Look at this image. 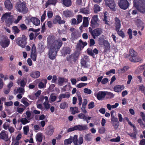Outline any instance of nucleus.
<instances>
[{"label":"nucleus","instance_id":"34","mask_svg":"<svg viewBox=\"0 0 145 145\" xmlns=\"http://www.w3.org/2000/svg\"><path fill=\"white\" fill-rule=\"evenodd\" d=\"M80 11L81 13L84 14H88L89 13V10L88 7H86L84 8L80 9Z\"/></svg>","mask_w":145,"mask_h":145},{"label":"nucleus","instance_id":"33","mask_svg":"<svg viewBox=\"0 0 145 145\" xmlns=\"http://www.w3.org/2000/svg\"><path fill=\"white\" fill-rule=\"evenodd\" d=\"M11 13L10 12H6L3 14L1 18V19L2 20H5L8 18L9 17H11L10 15Z\"/></svg>","mask_w":145,"mask_h":145},{"label":"nucleus","instance_id":"6","mask_svg":"<svg viewBox=\"0 0 145 145\" xmlns=\"http://www.w3.org/2000/svg\"><path fill=\"white\" fill-rule=\"evenodd\" d=\"M99 22L98 16L97 15L93 16L91 19L90 22V26L91 28H97L99 25Z\"/></svg>","mask_w":145,"mask_h":145},{"label":"nucleus","instance_id":"13","mask_svg":"<svg viewBox=\"0 0 145 145\" xmlns=\"http://www.w3.org/2000/svg\"><path fill=\"white\" fill-rule=\"evenodd\" d=\"M78 58V56L76 54L74 53L69 56H67L66 60L70 63H72V61L75 62Z\"/></svg>","mask_w":145,"mask_h":145},{"label":"nucleus","instance_id":"22","mask_svg":"<svg viewBox=\"0 0 145 145\" xmlns=\"http://www.w3.org/2000/svg\"><path fill=\"white\" fill-rule=\"evenodd\" d=\"M54 132V129L50 126H48L45 131V134L49 136H51Z\"/></svg>","mask_w":145,"mask_h":145},{"label":"nucleus","instance_id":"38","mask_svg":"<svg viewBox=\"0 0 145 145\" xmlns=\"http://www.w3.org/2000/svg\"><path fill=\"white\" fill-rule=\"evenodd\" d=\"M88 18L87 17H84L83 22V26L84 27H86L88 26Z\"/></svg>","mask_w":145,"mask_h":145},{"label":"nucleus","instance_id":"44","mask_svg":"<svg viewBox=\"0 0 145 145\" xmlns=\"http://www.w3.org/2000/svg\"><path fill=\"white\" fill-rule=\"evenodd\" d=\"M20 121L23 125H25L29 122L30 121L26 118H22L20 120Z\"/></svg>","mask_w":145,"mask_h":145},{"label":"nucleus","instance_id":"30","mask_svg":"<svg viewBox=\"0 0 145 145\" xmlns=\"http://www.w3.org/2000/svg\"><path fill=\"white\" fill-rule=\"evenodd\" d=\"M62 4L66 7L70 6L72 4L71 0H61Z\"/></svg>","mask_w":145,"mask_h":145},{"label":"nucleus","instance_id":"9","mask_svg":"<svg viewBox=\"0 0 145 145\" xmlns=\"http://www.w3.org/2000/svg\"><path fill=\"white\" fill-rule=\"evenodd\" d=\"M104 1L106 5L107 6L112 10L115 11L116 10L115 8L116 4L114 0H104Z\"/></svg>","mask_w":145,"mask_h":145},{"label":"nucleus","instance_id":"39","mask_svg":"<svg viewBox=\"0 0 145 145\" xmlns=\"http://www.w3.org/2000/svg\"><path fill=\"white\" fill-rule=\"evenodd\" d=\"M72 139L73 140V143L74 145H78V135H75L73 137L72 136Z\"/></svg>","mask_w":145,"mask_h":145},{"label":"nucleus","instance_id":"37","mask_svg":"<svg viewBox=\"0 0 145 145\" xmlns=\"http://www.w3.org/2000/svg\"><path fill=\"white\" fill-rule=\"evenodd\" d=\"M78 118L80 119H83L84 120H86L87 123L88 122V121L87 120V117L84 114L82 113L78 114Z\"/></svg>","mask_w":145,"mask_h":145},{"label":"nucleus","instance_id":"43","mask_svg":"<svg viewBox=\"0 0 145 145\" xmlns=\"http://www.w3.org/2000/svg\"><path fill=\"white\" fill-rule=\"evenodd\" d=\"M73 140L72 139V136H70V138L68 139H65L64 141V144L65 145H67L71 144Z\"/></svg>","mask_w":145,"mask_h":145},{"label":"nucleus","instance_id":"64","mask_svg":"<svg viewBox=\"0 0 145 145\" xmlns=\"http://www.w3.org/2000/svg\"><path fill=\"white\" fill-rule=\"evenodd\" d=\"M53 15V12L52 11H49L47 12V16L48 18H51Z\"/></svg>","mask_w":145,"mask_h":145},{"label":"nucleus","instance_id":"10","mask_svg":"<svg viewBox=\"0 0 145 145\" xmlns=\"http://www.w3.org/2000/svg\"><path fill=\"white\" fill-rule=\"evenodd\" d=\"M129 54L131 56L129 58L130 61L133 62L138 61V60L137 58V53L133 49H130V50Z\"/></svg>","mask_w":145,"mask_h":145},{"label":"nucleus","instance_id":"18","mask_svg":"<svg viewBox=\"0 0 145 145\" xmlns=\"http://www.w3.org/2000/svg\"><path fill=\"white\" fill-rule=\"evenodd\" d=\"M95 95L98 100H101L102 98L105 97L106 95V93L105 91H100Z\"/></svg>","mask_w":145,"mask_h":145},{"label":"nucleus","instance_id":"8","mask_svg":"<svg viewBox=\"0 0 145 145\" xmlns=\"http://www.w3.org/2000/svg\"><path fill=\"white\" fill-rule=\"evenodd\" d=\"M118 5L120 8L125 10L129 6V3L128 0H119Z\"/></svg>","mask_w":145,"mask_h":145},{"label":"nucleus","instance_id":"56","mask_svg":"<svg viewBox=\"0 0 145 145\" xmlns=\"http://www.w3.org/2000/svg\"><path fill=\"white\" fill-rule=\"evenodd\" d=\"M83 142V139L82 135H81L78 138V144L81 145L82 144Z\"/></svg>","mask_w":145,"mask_h":145},{"label":"nucleus","instance_id":"35","mask_svg":"<svg viewBox=\"0 0 145 145\" xmlns=\"http://www.w3.org/2000/svg\"><path fill=\"white\" fill-rule=\"evenodd\" d=\"M70 110L72 112V114L73 115L75 114L76 113H79L80 111L78 110V108L77 107H71Z\"/></svg>","mask_w":145,"mask_h":145},{"label":"nucleus","instance_id":"11","mask_svg":"<svg viewBox=\"0 0 145 145\" xmlns=\"http://www.w3.org/2000/svg\"><path fill=\"white\" fill-rule=\"evenodd\" d=\"M88 57L86 55L84 56V57L82 58L81 59L80 63L81 66L84 68H87L88 65L87 63L89 61V59L88 58Z\"/></svg>","mask_w":145,"mask_h":145},{"label":"nucleus","instance_id":"59","mask_svg":"<svg viewBox=\"0 0 145 145\" xmlns=\"http://www.w3.org/2000/svg\"><path fill=\"white\" fill-rule=\"evenodd\" d=\"M106 95L108 96V98H109V99L112 98L114 97V95L112 93L109 92H107L106 93Z\"/></svg>","mask_w":145,"mask_h":145},{"label":"nucleus","instance_id":"32","mask_svg":"<svg viewBox=\"0 0 145 145\" xmlns=\"http://www.w3.org/2000/svg\"><path fill=\"white\" fill-rule=\"evenodd\" d=\"M35 138L37 141L40 142H42L43 138L42 134L38 133L36 135Z\"/></svg>","mask_w":145,"mask_h":145},{"label":"nucleus","instance_id":"14","mask_svg":"<svg viewBox=\"0 0 145 145\" xmlns=\"http://www.w3.org/2000/svg\"><path fill=\"white\" fill-rule=\"evenodd\" d=\"M53 22L54 24H56L58 23L59 24H64L65 22V20H61L60 16L58 15L55 16V18L53 20Z\"/></svg>","mask_w":145,"mask_h":145},{"label":"nucleus","instance_id":"36","mask_svg":"<svg viewBox=\"0 0 145 145\" xmlns=\"http://www.w3.org/2000/svg\"><path fill=\"white\" fill-rule=\"evenodd\" d=\"M57 2V0H48L46 3V5L47 7L50 5H55Z\"/></svg>","mask_w":145,"mask_h":145},{"label":"nucleus","instance_id":"27","mask_svg":"<svg viewBox=\"0 0 145 145\" xmlns=\"http://www.w3.org/2000/svg\"><path fill=\"white\" fill-rule=\"evenodd\" d=\"M71 36L73 39L75 40L80 36V34L78 31H76L72 32Z\"/></svg>","mask_w":145,"mask_h":145},{"label":"nucleus","instance_id":"12","mask_svg":"<svg viewBox=\"0 0 145 145\" xmlns=\"http://www.w3.org/2000/svg\"><path fill=\"white\" fill-rule=\"evenodd\" d=\"M0 139L7 142L10 140V138L8 137V134L6 133V131L2 130L0 133Z\"/></svg>","mask_w":145,"mask_h":145},{"label":"nucleus","instance_id":"55","mask_svg":"<svg viewBox=\"0 0 145 145\" xmlns=\"http://www.w3.org/2000/svg\"><path fill=\"white\" fill-rule=\"evenodd\" d=\"M45 84H44L43 82H39L38 84V87L40 89H42L46 87V84L47 82H45Z\"/></svg>","mask_w":145,"mask_h":145},{"label":"nucleus","instance_id":"42","mask_svg":"<svg viewBox=\"0 0 145 145\" xmlns=\"http://www.w3.org/2000/svg\"><path fill=\"white\" fill-rule=\"evenodd\" d=\"M136 25L137 26L139 27L141 26H142L143 25H144V24L140 19H137L136 21Z\"/></svg>","mask_w":145,"mask_h":145},{"label":"nucleus","instance_id":"7","mask_svg":"<svg viewBox=\"0 0 145 145\" xmlns=\"http://www.w3.org/2000/svg\"><path fill=\"white\" fill-rule=\"evenodd\" d=\"M10 44V40L6 36H2L0 41V45L3 48H5L7 47Z\"/></svg>","mask_w":145,"mask_h":145},{"label":"nucleus","instance_id":"41","mask_svg":"<svg viewBox=\"0 0 145 145\" xmlns=\"http://www.w3.org/2000/svg\"><path fill=\"white\" fill-rule=\"evenodd\" d=\"M12 30L13 31L12 32L15 35L18 33L20 31L17 26H14L12 27Z\"/></svg>","mask_w":145,"mask_h":145},{"label":"nucleus","instance_id":"24","mask_svg":"<svg viewBox=\"0 0 145 145\" xmlns=\"http://www.w3.org/2000/svg\"><path fill=\"white\" fill-rule=\"evenodd\" d=\"M4 4L5 7L9 10H11L13 7V5L10 0H6Z\"/></svg>","mask_w":145,"mask_h":145},{"label":"nucleus","instance_id":"52","mask_svg":"<svg viewBox=\"0 0 145 145\" xmlns=\"http://www.w3.org/2000/svg\"><path fill=\"white\" fill-rule=\"evenodd\" d=\"M85 139L87 142L90 141L91 140V137L90 134H87L85 135L84 137Z\"/></svg>","mask_w":145,"mask_h":145},{"label":"nucleus","instance_id":"49","mask_svg":"<svg viewBox=\"0 0 145 145\" xmlns=\"http://www.w3.org/2000/svg\"><path fill=\"white\" fill-rule=\"evenodd\" d=\"M137 122L142 128H145V124L143 123L141 119H138L137 120Z\"/></svg>","mask_w":145,"mask_h":145},{"label":"nucleus","instance_id":"63","mask_svg":"<svg viewBox=\"0 0 145 145\" xmlns=\"http://www.w3.org/2000/svg\"><path fill=\"white\" fill-rule=\"evenodd\" d=\"M98 42L100 44L102 45L104 44L105 40L103 38L100 37L99 38Z\"/></svg>","mask_w":145,"mask_h":145},{"label":"nucleus","instance_id":"21","mask_svg":"<svg viewBox=\"0 0 145 145\" xmlns=\"http://www.w3.org/2000/svg\"><path fill=\"white\" fill-rule=\"evenodd\" d=\"M63 13L64 16L66 18L71 17L73 16L72 12L68 9L63 11Z\"/></svg>","mask_w":145,"mask_h":145},{"label":"nucleus","instance_id":"40","mask_svg":"<svg viewBox=\"0 0 145 145\" xmlns=\"http://www.w3.org/2000/svg\"><path fill=\"white\" fill-rule=\"evenodd\" d=\"M28 100L27 98L23 97L22 99L21 102L25 105V107H27L29 105V103L27 102Z\"/></svg>","mask_w":145,"mask_h":145},{"label":"nucleus","instance_id":"16","mask_svg":"<svg viewBox=\"0 0 145 145\" xmlns=\"http://www.w3.org/2000/svg\"><path fill=\"white\" fill-rule=\"evenodd\" d=\"M71 49L68 46L64 47L61 50V53L62 56H65L67 54L70 53Z\"/></svg>","mask_w":145,"mask_h":145},{"label":"nucleus","instance_id":"54","mask_svg":"<svg viewBox=\"0 0 145 145\" xmlns=\"http://www.w3.org/2000/svg\"><path fill=\"white\" fill-rule=\"evenodd\" d=\"M77 24H79L82 22V16L81 15L79 14L77 16Z\"/></svg>","mask_w":145,"mask_h":145},{"label":"nucleus","instance_id":"46","mask_svg":"<svg viewBox=\"0 0 145 145\" xmlns=\"http://www.w3.org/2000/svg\"><path fill=\"white\" fill-rule=\"evenodd\" d=\"M31 57L34 61H36L37 60V53H31Z\"/></svg>","mask_w":145,"mask_h":145},{"label":"nucleus","instance_id":"25","mask_svg":"<svg viewBox=\"0 0 145 145\" xmlns=\"http://www.w3.org/2000/svg\"><path fill=\"white\" fill-rule=\"evenodd\" d=\"M14 20L13 18L12 17H10L6 19L5 20L6 25L9 27L10 25L12 24Z\"/></svg>","mask_w":145,"mask_h":145},{"label":"nucleus","instance_id":"17","mask_svg":"<svg viewBox=\"0 0 145 145\" xmlns=\"http://www.w3.org/2000/svg\"><path fill=\"white\" fill-rule=\"evenodd\" d=\"M111 123L112 125L115 129H117L119 125V122L118 121V118L116 117H113V118H111Z\"/></svg>","mask_w":145,"mask_h":145},{"label":"nucleus","instance_id":"15","mask_svg":"<svg viewBox=\"0 0 145 145\" xmlns=\"http://www.w3.org/2000/svg\"><path fill=\"white\" fill-rule=\"evenodd\" d=\"M87 52L88 55L93 57V58H94L95 57L94 54L97 55L99 53L98 50L96 48H94L92 51L91 49L89 48L87 49Z\"/></svg>","mask_w":145,"mask_h":145},{"label":"nucleus","instance_id":"60","mask_svg":"<svg viewBox=\"0 0 145 145\" xmlns=\"http://www.w3.org/2000/svg\"><path fill=\"white\" fill-rule=\"evenodd\" d=\"M132 31L131 28H129L127 31V33L129 36V37L130 39H131L132 38Z\"/></svg>","mask_w":145,"mask_h":145},{"label":"nucleus","instance_id":"48","mask_svg":"<svg viewBox=\"0 0 145 145\" xmlns=\"http://www.w3.org/2000/svg\"><path fill=\"white\" fill-rule=\"evenodd\" d=\"M94 10L95 13L100 11V8L99 6L97 4H95L94 5Z\"/></svg>","mask_w":145,"mask_h":145},{"label":"nucleus","instance_id":"28","mask_svg":"<svg viewBox=\"0 0 145 145\" xmlns=\"http://www.w3.org/2000/svg\"><path fill=\"white\" fill-rule=\"evenodd\" d=\"M144 0H139V1L136 0L133 1V5L134 6L138 9V8L140 6L142 2H143Z\"/></svg>","mask_w":145,"mask_h":145},{"label":"nucleus","instance_id":"31","mask_svg":"<svg viewBox=\"0 0 145 145\" xmlns=\"http://www.w3.org/2000/svg\"><path fill=\"white\" fill-rule=\"evenodd\" d=\"M40 75V72L38 71L33 72L31 74V76L34 78H36L39 77Z\"/></svg>","mask_w":145,"mask_h":145},{"label":"nucleus","instance_id":"5","mask_svg":"<svg viewBox=\"0 0 145 145\" xmlns=\"http://www.w3.org/2000/svg\"><path fill=\"white\" fill-rule=\"evenodd\" d=\"M88 128L86 125H75L73 127L69 128L67 130L68 132H71L75 130L80 131H84L88 129Z\"/></svg>","mask_w":145,"mask_h":145},{"label":"nucleus","instance_id":"3","mask_svg":"<svg viewBox=\"0 0 145 145\" xmlns=\"http://www.w3.org/2000/svg\"><path fill=\"white\" fill-rule=\"evenodd\" d=\"M89 32L94 39L96 38L103 33V29L101 28H98L94 29L93 30L91 27L89 28Z\"/></svg>","mask_w":145,"mask_h":145},{"label":"nucleus","instance_id":"50","mask_svg":"<svg viewBox=\"0 0 145 145\" xmlns=\"http://www.w3.org/2000/svg\"><path fill=\"white\" fill-rule=\"evenodd\" d=\"M120 29H118V31H116L117 32L118 34L122 38H123L125 37L124 33L122 31V29L120 31Z\"/></svg>","mask_w":145,"mask_h":145},{"label":"nucleus","instance_id":"45","mask_svg":"<svg viewBox=\"0 0 145 145\" xmlns=\"http://www.w3.org/2000/svg\"><path fill=\"white\" fill-rule=\"evenodd\" d=\"M129 68L128 66H124L122 69H121L118 71L119 72L121 73H123L128 69Z\"/></svg>","mask_w":145,"mask_h":145},{"label":"nucleus","instance_id":"57","mask_svg":"<svg viewBox=\"0 0 145 145\" xmlns=\"http://www.w3.org/2000/svg\"><path fill=\"white\" fill-rule=\"evenodd\" d=\"M105 129L103 126L100 127L99 130V132L100 134H103L105 131Z\"/></svg>","mask_w":145,"mask_h":145},{"label":"nucleus","instance_id":"51","mask_svg":"<svg viewBox=\"0 0 145 145\" xmlns=\"http://www.w3.org/2000/svg\"><path fill=\"white\" fill-rule=\"evenodd\" d=\"M24 133L25 135H27L29 132V127L28 125L24 126L23 127Z\"/></svg>","mask_w":145,"mask_h":145},{"label":"nucleus","instance_id":"58","mask_svg":"<svg viewBox=\"0 0 145 145\" xmlns=\"http://www.w3.org/2000/svg\"><path fill=\"white\" fill-rule=\"evenodd\" d=\"M3 127L5 130H6L10 127L9 124L8 123L5 122L3 124Z\"/></svg>","mask_w":145,"mask_h":145},{"label":"nucleus","instance_id":"1","mask_svg":"<svg viewBox=\"0 0 145 145\" xmlns=\"http://www.w3.org/2000/svg\"><path fill=\"white\" fill-rule=\"evenodd\" d=\"M48 42L50 47L48 53L49 57L51 59L53 60L56 57V54L63 43L60 40L52 39Z\"/></svg>","mask_w":145,"mask_h":145},{"label":"nucleus","instance_id":"61","mask_svg":"<svg viewBox=\"0 0 145 145\" xmlns=\"http://www.w3.org/2000/svg\"><path fill=\"white\" fill-rule=\"evenodd\" d=\"M115 70L114 69H112L110 70L109 71L106 72L105 73L106 75H109L110 73L115 74Z\"/></svg>","mask_w":145,"mask_h":145},{"label":"nucleus","instance_id":"2","mask_svg":"<svg viewBox=\"0 0 145 145\" xmlns=\"http://www.w3.org/2000/svg\"><path fill=\"white\" fill-rule=\"evenodd\" d=\"M15 7L17 11L23 14L27 13L28 12V8L27 7L26 3L19 0L16 3Z\"/></svg>","mask_w":145,"mask_h":145},{"label":"nucleus","instance_id":"19","mask_svg":"<svg viewBox=\"0 0 145 145\" xmlns=\"http://www.w3.org/2000/svg\"><path fill=\"white\" fill-rule=\"evenodd\" d=\"M104 44V52L107 53L108 51H109L110 49V44L108 40H105L104 44Z\"/></svg>","mask_w":145,"mask_h":145},{"label":"nucleus","instance_id":"20","mask_svg":"<svg viewBox=\"0 0 145 145\" xmlns=\"http://www.w3.org/2000/svg\"><path fill=\"white\" fill-rule=\"evenodd\" d=\"M115 30L116 31H118L121 27V22L120 20L118 18L116 17L115 18Z\"/></svg>","mask_w":145,"mask_h":145},{"label":"nucleus","instance_id":"62","mask_svg":"<svg viewBox=\"0 0 145 145\" xmlns=\"http://www.w3.org/2000/svg\"><path fill=\"white\" fill-rule=\"evenodd\" d=\"M95 43V40L93 39H91L89 40V46H93L94 45Z\"/></svg>","mask_w":145,"mask_h":145},{"label":"nucleus","instance_id":"26","mask_svg":"<svg viewBox=\"0 0 145 145\" xmlns=\"http://www.w3.org/2000/svg\"><path fill=\"white\" fill-rule=\"evenodd\" d=\"M137 10L142 14H144L145 13V3L144 1L142 2L140 6Z\"/></svg>","mask_w":145,"mask_h":145},{"label":"nucleus","instance_id":"23","mask_svg":"<svg viewBox=\"0 0 145 145\" xmlns=\"http://www.w3.org/2000/svg\"><path fill=\"white\" fill-rule=\"evenodd\" d=\"M30 20L31 22L36 26H38L40 25V21L37 18L32 17L30 18Z\"/></svg>","mask_w":145,"mask_h":145},{"label":"nucleus","instance_id":"29","mask_svg":"<svg viewBox=\"0 0 145 145\" xmlns=\"http://www.w3.org/2000/svg\"><path fill=\"white\" fill-rule=\"evenodd\" d=\"M124 88V86L120 85H116L114 86V90L116 92H120L123 90Z\"/></svg>","mask_w":145,"mask_h":145},{"label":"nucleus","instance_id":"53","mask_svg":"<svg viewBox=\"0 0 145 145\" xmlns=\"http://www.w3.org/2000/svg\"><path fill=\"white\" fill-rule=\"evenodd\" d=\"M26 118L28 120H30L32 118L31 117V114L30 111H29L28 110L26 112Z\"/></svg>","mask_w":145,"mask_h":145},{"label":"nucleus","instance_id":"47","mask_svg":"<svg viewBox=\"0 0 145 145\" xmlns=\"http://www.w3.org/2000/svg\"><path fill=\"white\" fill-rule=\"evenodd\" d=\"M60 108L61 109H65L68 107V104L66 102L62 103L60 104L59 106Z\"/></svg>","mask_w":145,"mask_h":145},{"label":"nucleus","instance_id":"4","mask_svg":"<svg viewBox=\"0 0 145 145\" xmlns=\"http://www.w3.org/2000/svg\"><path fill=\"white\" fill-rule=\"evenodd\" d=\"M27 38L25 35H23L22 37H18L16 39V42L18 45L22 48H24L27 44Z\"/></svg>","mask_w":145,"mask_h":145}]
</instances>
